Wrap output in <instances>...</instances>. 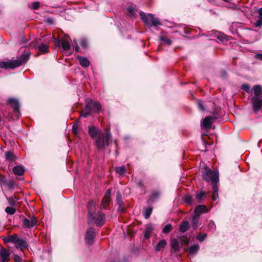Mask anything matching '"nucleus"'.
<instances>
[{
  "instance_id": "680f3d73",
  "label": "nucleus",
  "mask_w": 262,
  "mask_h": 262,
  "mask_svg": "<svg viewBox=\"0 0 262 262\" xmlns=\"http://www.w3.org/2000/svg\"><path fill=\"white\" fill-rule=\"evenodd\" d=\"M150 233L144 231V237L146 239L149 238L150 237Z\"/></svg>"
},
{
  "instance_id": "5fc2aeb1",
  "label": "nucleus",
  "mask_w": 262,
  "mask_h": 262,
  "mask_svg": "<svg viewBox=\"0 0 262 262\" xmlns=\"http://www.w3.org/2000/svg\"><path fill=\"white\" fill-rule=\"evenodd\" d=\"M14 259L15 262H22L21 257L18 255H14Z\"/></svg>"
},
{
  "instance_id": "2eb2a0df",
  "label": "nucleus",
  "mask_w": 262,
  "mask_h": 262,
  "mask_svg": "<svg viewBox=\"0 0 262 262\" xmlns=\"http://www.w3.org/2000/svg\"><path fill=\"white\" fill-rule=\"evenodd\" d=\"M200 249V246L198 244H194L185 249V251L188 252L190 255H195Z\"/></svg>"
},
{
  "instance_id": "9d476101",
  "label": "nucleus",
  "mask_w": 262,
  "mask_h": 262,
  "mask_svg": "<svg viewBox=\"0 0 262 262\" xmlns=\"http://www.w3.org/2000/svg\"><path fill=\"white\" fill-rule=\"evenodd\" d=\"M217 118L214 116H207L203 120L201 126L204 128H210L213 122Z\"/></svg>"
},
{
  "instance_id": "f257e3e1",
  "label": "nucleus",
  "mask_w": 262,
  "mask_h": 262,
  "mask_svg": "<svg viewBox=\"0 0 262 262\" xmlns=\"http://www.w3.org/2000/svg\"><path fill=\"white\" fill-rule=\"evenodd\" d=\"M29 59V54L24 53L20 55L19 58L15 60H9L8 61H2L0 62V68L2 69H14L26 63Z\"/></svg>"
},
{
  "instance_id": "72a5a7b5",
  "label": "nucleus",
  "mask_w": 262,
  "mask_h": 262,
  "mask_svg": "<svg viewBox=\"0 0 262 262\" xmlns=\"http://www.w3.org/2000/svg\"><path fill=\"white\" fill-rule=\"evenodd\" d=\"M115 171L120 175H123L126 172V169L125 166H122L116 167Z\"/></svg>"
},
{
  "instance_id": "6e6d98bb",
  "label": "nucleus",
  "mask_w": 262,
  "mask_h": 262,
  "mask_svg": "<svg viewBox=\"0 0 262 262\" xmlns=\"http://www.w3.org/2000/svg\"><path fill=\"white\" fill-rule=\"evenodd\" d=\"M198 106L200 110L204 111L205 110V107L203 106V103L201 101H198Z\"/></svg>"
},
{
  "instance_id": "4c0bfd02",
  "label": "nucleus",
  "mask_w": 262,
  "mask_h": 262,
  "mask_svg": "<svg viewBox=\"0 0 262 262\" xmlns=\"http://www.w3.org/2000/svg\"><path fill=\"white\" fill-rule=\"evenodd\" d=\"M172 228H172V225L170 224H168L163 227V228L162 229V232L165 234L168 233L171 230H172Z\"/></svg>"
},
{
  "instance_id": "aec40b11",
  "label": "nucleus",
  "mask_w": 262,
  "mask_h": 262,
  "mask_svg": "<svg viewBox=\"0 0 262 262\" xmlns=\"http://www.w3.org/2000/svg\"><path fill=\"white\" fill-rule=\"evenodd\" d=\"M19 238L17 235L15 234L6 237L4 238V241L5 243H11L16 244Z\"/></svg>"
},
{
  "instance_id": "4be33fe9",
  "label": "nucleus",
  "mask_w": 262,
  "mask_h": 262,
  "mask_svg": "<svg viewBox=\"0 0 262 262\" xmlns=\"http://www.w3.org/2000/svg\"><path fill=\"white\" fill-rule=\"evenodd\" d=\"M189 227V223L187 221H183L179 226V231L182 233L187 231Z\"/></svg>"
},
{
  "instance_id": "a878e982",
  "label": "nucleus",
  "mask_w": 262,
  "mask_h": 262,
  "mask_svg": "<svg viewBox=\"0 0 262 262\" xmlns=\"http://www.w3.org/2000/svg\"><path fill=\"white\" fill-rule=\"evenodd\" d=\"M152 207L150 206H148L146 208H144V209L143 210V214L144 216V218L145 219H148L150 217V216L152 213Z\"/></svg>"
},
{
  "instance_id": "6ab92c4d",
  "label": "nucleus",
  "mask_w": 262,
  "mask_h": 262,
  "mask_svg": "<svg viewBox=\"0 0 262 262\" xmlns=\"http://www.w3.org/2000/svg\"><path fill=\"white\" fill-rule=\"evenodd\" d=\"M29 245L27 242V241L25 239L19 238L18 241L17 242L16 244H15V247L17 249H20L22 248H28Z\"/></svg>"
},
{
  "instance_id": "4d7b16f0",
  "label": "nucleus",
  "mask_w": 262,
  "mask_h": 262,
  "mask_svg": "<svg viewBox=\"0 0 262 262\" xmlns=\"http://www.w3.org/2000/svg\"><path fill=\"white\" fill-rule=\"evenodd\" d=\"M218 198V192H212V199L213 201H216Z\"/></svg>"
},
{
  "instance_id": "c9c22d12",
  "label": "nucleus",
  "mask_w": 262,
  "mask_h": 262,
  "mask_svg": "<svg viewBox=\"0 0 262 262\" xmlns=\"http://www.w3.org/2000/svg\"><path fill=\"white\" fill-rule=\"evenodd\" d=\"M159 39L160 40L164 42L165 43V44H166L167 45L169 46L171 44V42H172L171 40L165 36H163V35L160 36L159 37Z\"/></svg>"
},
{
  "instance_id": "bb28decb",
  "label": "nucleus",
  "mask_w": 262,
  "mask_h": 262,
  "mask_svg": "<svg viewBox=\"0 0 262 262\" xmlns=\"http://www.w3.org/2000/svg\"><path fill=\"white\" fill-rule=\"evenodd\" d=\"M6 159L10 162H13L15 160L16 157L14 155V153L12 151H8L5 153V156Z\"/></svg>"
},
{
  "instance_id": "2f4dec72",
  "label": "nucleus",
  "mask_w": 262,
  "mask_h": 262,
  "mask_svg": "<svg viewBox=\"0 0 262 262\" xmlns=\"http://www.w3.org/2000/svg\"><path fill=\"white\" fill-rule=\"evenodd\" d=\"M4 185L7 186L9 189H12L16 186L15 182L13 180H6Z\"/></svg>"
},
{
  "instance_id": "bf43d9fd",
  "label": "nucleus",
  "mask_w": 262,
  "mask_h": 262,
  "mask_svg": "<svg viewBox=\"0 0 262 262\" xmlns=\"http://www.w3.org/2000/svg\"><path fill=\"white\" fill-rule=\"evenodd\" d=\"M6 179H5V177L3 175L0 174V184H4Z\"/></svg>"
},
{
  "instance_id": "473e14b6",
  "label": "nucleus",
  "mask_w": 262,
  "mask_h": 262,
  "mask_svg": "<svg viewBox=\"0 0 262 262\" xmlns=\"http://www.w3.org/2000/svg\"><path fill=\"white\" fill-rule=\"evenodd\" d=\"M38 50L42 53H46L48 52V46L45 43H41L38 46Z\"/></svg>"
},
{
  "instance_id": "c85d7f7f",
  "label": "nucleus",
  "mask_w": 262,
  "mask_h": 262,
  "mask_svg": "<svg viewBox=\"0 0 262 262\" xmlns=\"http://www.w3.org/2000/svg\"><path fill=\"white\" fill-rule=\"evenodd\" d=\"M61 47L65 51H68L70 49L71 45L69 40L62 39Z\"/></svg>"
},
{
  "instance_id": "37998d69",
  "label": "nucleus",
  "mask_w": 262,
  "mask_h": 262,
  "mask_svg": "<svg viewBox=\"0 0 262 262\" xmlns=\"http://www.w3.org/2000/svg\"><path fill=\"white\" fill-rule=\"evenodd\" d=\"M154 225L152 224H148L146 226L145 231L147 232L151 233V232L154 230Z\"/></svg>"
},
{
  "instance_id": "1a4fd4ad",
  "label": "nucleus",
  "mask_w": 262,
  "mask_h": 262,
  "mask_svg": "<svg viewBox=\"0 0 262 262\" xmlns=\"http://www.w3.org/2000/svg\"><path fill=\"white\" fill-rule=\"evenodd\" d=\"M37 219L34 215H32L30 219L25 217H23V227L28 228H31L36 225Z\"/></svg>"
},
{
  "instance_id": "c03bdc74",
  "label": "nucleus",
  "mask_w": 262,
  "mask_h": 262,
  "mask_svg": "<svg viewBox=\"0 0 262 262\" xmlns=\"http://www.w3.org/2000/svg\"><path fill=\"white\" fill-rule=\"evenodd\" d=\"M205 195V193L203 191L198 192L196 194L195 198L197 200L199 201V202H200L201 200H202L203 196Z\"/></svg>"
},
{
  "instance_id": "864d4df0",
  "label": "nucleus",
  "mask_w": 262,
  "mask_h": 262,
  "mask_svg": "<svg viewBox=\"0 0 262 262\" xmlns=\"http://www.w3.org/2000/svg\"><path fill=\"white\" fill-rule=\"evenodd\" d=\"M61 41L62 39H58L57 40H55L54 43L55 46L60 47L61 46Z\"/></svg>"
},
{
  "instance_id": "f704fd0d",
  "label": "nucleus",
  "mask_w": 262,
  "mask_h": 262,
  "mask_svg": "<svg viewBox=\"0 0 262 262\" xmlns=\"http://www.w3.org/2000/svg\"><path fill=\"white\" fill-rule=\"evenodd\" d=\"M184 202L188 205H192L193 203L192 196L189 194L186 195L183 198Z\"/></svg>"
},
{
  "instance_id": "3c124183",
  "label": "nucleus",
  "mask_w": 262,
  "mask_h": 262,
  "mask_svg": "<svg viewBox=\"0 0 262 262\" xmlns=\"http://www.w3.org/2000/svg\"><path fill=\"white\" fill-rule=\"evenodd\" d=\"M208 226L210 230L214 231L215 229V225L213 222H210L208 224Z\"/></svg>"
},
{
  "instance_id": "f8f14e48",
  "label": "nucleus",
  "mask_w": 262,
  "mask_h": 262,
  "mask_svg": "<svg viewBox=\"0 0 262 262\" xmlns=\"http://www.w3.org/2000/svg\"><path fill=\"white\" fill-rule=\"evenodd\" d=\"M209 211V210L205 205H199L195 207L194 211V214H198L200 217L202 214L207 213Z\"/></svg>"
},
{
  "instance_id": "8fccbe9b",
  "label": "nucleus",
  "mask_w": 262,
  "mask_h": 262,
  "mask_svg": "<svg viewBox=\"0 0 262 262\" xmlns=\"http://www.w3.org/2000/svg\"><path fill=\"white\" fill-rule=\"evenodd\" d=\"M80 45L82 48H85L88 45L86 40L84 39H82L80 42Z\"/></svg>"
},
{
  "instance_id": "7ed1b4c3",
  "label": "nucleus",
  "mask_w": 262,
  "mask_h": 262,
  "mask_svg": "<svg viewBox=\"0 0 262 262\" xmlns=\"http://www.w3.org/2000/svg\"><path fill=\"white\" fill-rule=\"evenodd\" d=\"M88 221L89 224L91 222H94L97 226L101 227L105 221V214L101 211H99L97 212H93L90 211Z\"/></svg>"
},
{
  "instance_id": "cd10ccee",
  "label": "nucleus",
  "mask_w": 262,
  "mask_h": 262,
  "mask_svg": "<svg viewBox=\"0 0 262 262\" xmlns=\"http://www.w3.org/2000/svg\"><path fill=\"white\" fill-rule=\"evenodd\" d=\"M167 243L165 239H161L157 244L156 247V251H160L162 249H163L166 245Z\"/></svg>"
},
{
  "instance_id": "0eeeda50",
  "label": "nucleus",
  "mask_w": 262,
  "mask_h": 262,
  "mask_svg": "<svg viewBox=\"0 0 262 262\" xmlns=\"http://www.w3.org/2000/svg\"><path fill=\"white\" fill-rule=\"evenodd\" d=\"M96 232L93 227H89L87 229L85 235V240L89 245H92L94 243Z\"/></svg>"
},
{
  "instance_id": "423d86ee",
  "label": "nucleus",
  "mask_w": 262,
  "mask_h": 262,
  "mask_svg": "<svg viewBox=\"0 0 262 262\" xmlns=\"http://www.w3.org/2000/svg\"><path fill=\"white\" fill-rule=\"evenodd\" d=\"M203 179L207 182H212L215 180H219V175L217 171L212 170L210 168L205 166L204 171H202Z\"/></svg>"
},
{
  "instance_id": "a19ab883",
  "label": "nucleus",
  "mask_w": 262,
  "mask_h": 262,
  "mask_svg": "<svg viewBox=\"0 0 262 262\" xmlns=\"http://www.w3.org/2000/svg\"><path fill=\"white\" fill-rule=\"evenodd\" d=\"M95 204L93 200L89 201L88 204V208L89 209V211H91L92 212L93 208L95 207ZM88 214H89V212H88Z\"/></svg>"
},
{
  "instance_id": "9b49d317",
  "label": "nucleus",
  "mask_w": 262,
  "mask_h": 262,
  "mask_svg": "<svg viewBox=\"0 0 262 262\" xmlns=\"http://www.w3.org/2000/svg\"><path fill=\"white\" fill-rule=\"evenodd\" d=\"M8 104L13 107V111L16 113H19V104L18 100L14 98H11L7 100Z\"/></svg>"
},
{
  "instance_id": "7c9ffc66",
  "label": "nucleus",
  "mask_w": 262,
  "mask_h": 262,
  "mask_svg": "<svg viewBox=\"0 0 262 262\" xmlns=\"http://www.w3.org/2000/svg\"><path fill=\"white\" fill-rule=\"evenodd\" d=\"M259 16L258 19L256 21L255 25L258 27L262 25V7L259 8L258 10Z\"/></svg>"
},
{
  "instance_id": "a18cd8bd",
  "label": "nucleus",
  "mask_w": 262,
  "mask_h": 262,
  "mask_svg": "<svg viewBox=\"0 0 262 262\" xmlns=\"http://www.w3.org/2000/svg\"><path fill=\"white\" fill-rule=\"evenodd\" d=\"M241 89L245 91L247 93L250 92V88L248 84H243L241 86Z\"/></svg>"
},
{
  "instance_id": "603ef678",
  "label": "nucleus",
  "mask_w": 262,
  "mask_h": 262,
  "mask_svg": "<svg viewBox=\"0 0 262 262\" xmlns=\"http://www.w3.org/2000/svg\"><path fill=\"white\" fill-rule=\"evenodd\" d=\"M206 236V234H204L203 235H199L197 236V239L200 242H203L205 239Z\"/></svg>"
},
{
  "instance_id": "ddd939ff",
  "label": "nucleus",
  "mask_w": 262,
  "mask_h": 262,
  "mask_svg": "<svg viewBox=\"0 0 262 262\" xmlns=\"http://www.w3.org/2000/svg\"><path fill=\"white\" fill-rule=\"evenodd\" d=\"M10 253L9 250L2 248L0 251V257L2 262H8L10 260Z\"/></svg>"
},
{
  "instance_id": "412c9836",
  "label": "nucleus",
  "mask_w": 262,
  "mask_h": 262,
  "mask_svg": "<svg viewBox=\"0 0 262 262\" xmlns=\"http://www.w3.org/2000/svg\"><path fill=\"white\" fill-rule=\"evenodd\" d=\"M77 58L79 60L80 64L82 67L87 68L89 66L90 61L86 57L81 56H77Z\"/></svg>"
},
{
  "instance_id": "de8ad7c7",
  "label": "nucleus",
  "mask_w": 262,
  "mask_h": 262,
  "mask_svg": "<svg viewBox=\"0 0 262 262\" xmlns=\"http://www.w3.org/2000/svg\"><path fill=\"white\" fill-rule=\"evenodd\" d=\"M39 3L38 2H34L32 4L31 8L34 10H37L39 7Z\"/></svg>"
},
{
  "instance_id": "e2e57ef3",
  "label": "nucleus",
  "mask_w": 262,
  "mask_h": 262,
  "mask_svg": "<svg viewBox=\"0 0 262 262\" xmlns=\"http://www.w3.org/2000/svg\"><path fill=\"white\" fill-rule=\"evenodd\" d=\"M255 57L257 59L262 60V54H256Z\"/></svg>"
},
{
  "instance_id": "58836bf2",
  "label": "nucleus",
  "mask_w": 262,
  "mask_h": 262,
  "mask_svg": "<svg viewBox=\"0 0 262 262\" xmlns=\"http://www.w3.org/2000/svg\"><path fill=\"white\" fill-rule=\"evenodd\" d=\"M5 211L9 214L13 215L16 212V209L11 207H7L5 209Z\"/></svg>"
},
{
  "instance_id": "5701e85b",
  "label": "nucleus",
  "mask_w": 262,
  "mask_h": 262,
  "mask_svg": "<svg viewBox=\"0 0 262 262\" xmlns=\"http://www.w3.org/2000/svg\"><path fill=\"white\" fill-rule=\"evenodd\" d=\"M170 246L175 252H179L180 250L179 242L175 238L171 239Z\"/></svg>"
},
{
  "instance_id": "393cba45",
  "label": "nucleus",
  "mask_w": 262,
  "mask_h": 262,
  "mask_svg": "<svg viewBox=\"0 0 262 262\" xmlns=\"http://www.w3.org/2000/svg\"><path fill=\"white\" fill-rule=\"evenodd\" d=\"M254 91V96L257 97H262V89L260 85H256L253 88Z\"/></svg>"
},
{
  "instance_id": "39448f33",
  "label": "nucleus",
  "mask_w": 262,
  "mask_h": 262,
  "mask_svg": "<svg viewBox=\"0 0 262 262\" xmlns=\"http://www.w3.org/2000/svg\"><path fill=\"white\" fill-rule=\"evenodd\" d=\"M112 138V134L109 130L106 134L101 133L96 139L95 144L98 149H103L105 145H108Z\"/></svg>"
},
{
  "instance_id": "e433bc0d",
  "label": "nucleus",
  "mask_w": 262,
  "mask_h": 262,
  "mask_svg": "<svg viewBox=\"0 0 262 262\" xmlns=\"http://www.w3.org/2000/svg\"><path fill=\"white\" fill-rule=\"evenodd\" d=\"M160 196V193L158 191H154L149 198V201L150 202H154L155 200H157L159 196Z\"/></svg>"
},
{
  "instance_id": "052dcab7",
  "label": "nucleus",
  "mask_w": 262,
  "mask_h": 262,
  "mask_svg": "<svg viewBox=\"0 0 262 262\" xmlns=\"http://www.w3.org/2000/svg\"><path fill=\"white\" fill-rule=\"evenodd\" d=\"M143 183L141 180H139L137 182V186L138 187L142 188L143 187Z\"/></svg>"
},
{
  "instance_id": "79ce46f5",
  "label": "nucleus",
  "mask_w": 262,
  "mask_h": 262,
  "mask_svg": "<svg viewBox=\"0 0 262 262\" xmlns=\"http://www.w3.org/2000/svg\"><path fill=\"white\" fill-rule=\"evenodd\" d=\"M219 182V180H214L212 183V189L213 192H218V187L217 185V183Z\"/></svg>"
},
{
  "instance_id": "a211bd4d",
  "label": "nucleus",
  "mask_w": 262,
  "mask_h": 262,
  "mask_svg": "<svg viewBox=\"0 0 262 262\" xmlns=\"http://www.w3.org/2000/svg\"><path fill=\"white\" fill-rule=\"evenodd\" d=\"M212 34L214 37H216L217 39L221 42L227 41L228 40V36L220 32L216 31H212Z\"/></svg>"
},
{
  "instance_id": "09e8293b",
  "label": "nucleus",
  "mask_w": 262,
  "mask_h": 262,
  "mask_svg": "<svg viewBox=\"0 0 262 262\" xmlns=\"http://www.w3.org/2000/svg\"><path fill=\"white\" fill-rule=\"evenodd\" d=\"M127 10L128 13H129V14L130 16H135V12L134 9L132 7H129L127 8Z\"/></svg>"
},
{
  "instance_id": "b1692460",
  "label": "nucleus",
  "mask_w": 262,
  "mask_h": 262,
  "mask_svg": "<svg viewBox=\"0 0 262 262\" xmlns=\"http://www.w3.org/2000/svg\"><path fill=\"white\" fill-rule=\"evenodd\" d=\"M13 172L16 175L21 176L24 174L25 170L24 167L21 166L17 165L13 167Z\"/></svg>"
},
{
  "instance_id": "774afa93",
  "label": "nucleus",
  "mask_w": 262,
  "mask_h": 262,
  "mask_svg": "<svg viewBox=\"0 0 262 262\" xmlns=\"http://www.w3.org/2000/svg\"><path fill=\"white\" fill-rule=\"evenodd\" d=\"M188 243H189V241H188V240H186V245H188Z\"/></svg>"
},
{
  "instance_id": "4468645a",
  "label": "nucleus",
  "mask_w": 262,
  "mask_h": 262,
  "mask_svg": "<svg viewBox=\"0 0 262 262\" xmlns=\"http://www.w3.org/2000/svg\"><path fill=\"white\" fill-rule=\"evenodd\" d=\"M116 202L118 205V211L120 212H123L124 208L122 199V195L119 191H117L116 192Z\"/></svg>"
},
{
  "instance_id": "dca6fc26",
  "label": "nucleus",
  "mask_w": 262,
  "mask_h": 262,
  "mask_svg": "<svg viewBox=\"0 0 262 262\" xmlns=\"http://www.w3.org/2000/svg\"><path fill=\"white\" fill-rule=\"evenodd\" d=\"M101 134L100 130L97 128L95 126H92L89 127V134L92 138H95L97 136H99Z\"/></svg>"
},
{
  "instance_id": "69168bd1",
  "label": "nucleus",
  "mask_w": 262,
  "mask_h": 262,
  "mask_svg": "<svg viewBox=\"0 0 262 262\" xmlns=\"http://www.w3.org/2000/svg\"><path fill=\"white\" fill-rule=\"evenodd\" d=\"M47 21L48 23H50L51 24L53 23V21H54L53 19L51 18H48Z\"/></svg>"
},
{
  "instance_id": "20e7f679",
  "label": "nucleus",
  "mask_w": 262,
  "mask_h": 262,
  "mask_svg": "<svg viewBox=\"0 0 262 262\" xmlns=\"http://www.w3.org/2000/svg\"><path fill=\"white\" fill-rule=\"evenodd\" d=\"M140 15L142 20L148 27H156L161 25L159 19L155 17L152 14L148 13L146 14L143 12L140 11Z\"/></svg>"
},
{
  "instance_id": "ea45409f",
  "label": "nucleus",
  "mask_w": 262,
  "mask_h": 262,
  "mask_svg": "<svg viewBox=\"0 0 262 262\" xmlns=\"http://www.w3.org/2000/svg\"><path fill=\"white\" fill-rule=\"evenodd\" d=\"M7 200L9 204L11 206H15L17 204V202L13 196H10Z\"/></svg>"
},
{
  "instance_id": "f03ea898",
  "label": "nucleus",
  "mask_w": 262,
  "mask_h": 262,
  "mask_svg": "<svg viewBox=\"0 0 262 262\" xmlns=\"http://www.w3.org/2000/svg\"><path fill=\"white\" fill-rule=\"evenodd\" d=\"M101 109V105L97 101L92 100H87L86 101L85 109L81 113V117L86 118L90 116L92 113H99Z\"/></svg>"
},
{
  "instance_id": "6e6552de",
  "label": "nucleus",
  "mask_w": 262,
  "mask_h": 262,
  "mask_svg": "<svg viewBox=\"0 0 262 262\" xmlns=\"http://www.w3.org/2000/svg\"><path fill=\"white\" fill-rule=\"evenodd\" d=\"M251 100L253 110L257 113L262 106V97H252Z\"/></svg>"
},
{
  "instance_id": "c756f323",
  "label": "nucleus",
  "mask_w": 262,
  "mask_h": 262,
  "mask_svg": "<svg viewBox=\"0 0 262 262\" xmlns=\"http://www.w3.org/2000/svg\"><path fill=\"white\" fill-rule=\"evenodd\" d=\"M110 202V198L104 197L100 206V209H105L106 207L109 205Z\"/></svg>"
},
{
  "instance_id": "49530a36",
  "label": "nucleus",
  "mask_w": 262,
  "mask_h": 262,
  "mask_svg": "<svg viewBox=\"0 0 262 262\" xmlns=\"http://www.w3.org/2000/svg\"><path fill=\"white\" fill-rule=\"evenodd\" d=\"M77 129H78V123L77 122H75L73 125L72 127V132L75 135H77Z\"/></svg>"
},
{
  "instance_id": "0e129e2a",
  "label": "nucleus",
  "mask_w": 262,
  "mask_h": 262,
  "mask_svg": "<svg viewBox=\"0 0 262 262\" xmlns=\"http://www.w3.org/2000/svg\"><path fill=\"white\" fill-rule=\"evenodd\" d=\"M73 48L75 49V51L76 52H78L79 51V47L78 46V45H77V43H76V44L75 45L74 43H73Z\"/></svg>"
},
{
  "instance_id": "13d9d810",
  "label": "nucleus",
  "mask_w": 262,
  "mask_h": 262,
  "mask_svg": "<svg viewBox=\"0 0 262 262\" xmlns=\"http://www.w3.org/2000/svg\"><path fill=\"white\" fill-rule=\"evenodd\" d=\"M111 189H107L106 191V192H105V195H104V197L108 198L110 199V198H111Z\"/></svg>"
},
{
  "instance_id": "338daca9",
  "label": "nucleus",
  "mask_w": 262,
  "mask_h": 262,
  "mask_svg": "<svg viewBox=\"0 0 262 262\" xmlns=\"http://www.w3.org/2000/svg\"><path fill=\"white\" fill-rule=\"evenodd\" d=\"M12 196H13L15 199V200L17 201V200H19L18 198H17V196L15 195H13Z\"/></svg>"
},
{
  "instance_id": "f3484780",
  "label": "nucleus",
  "mask_w": 262,
  "mask_h": 262,
  "mask_svg": "<svg viewBox=\"0 0 262 262\" xmlns=\"http://www.w3.org/2000/svg\"><path fill=\"white\" fill-rule=\"evenodd\" d=\"M200 221V217L198 214H193L192 216V220L191 224L192 228L194 230L198 228L199 224Z\"/></svg>"
}]
</instances>
